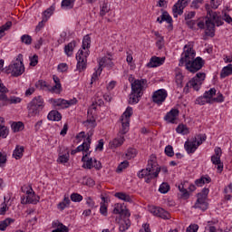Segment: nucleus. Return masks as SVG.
<instances>
[{"label":"nucleus","mask_w":232,"mask_h":232,"mask_svg":"<svg viewBox=\"0 0 232 232\" xmlns=\"http://www.w3.org/2000/svg\"><path fill=\"white\" fill-rule=\"evenodd\" d=\"M160 171H162V173H167L168 168H160L159 163H157V158L154 155H151L148 160L147 168L140 170L138 172V177L139 179H145V182L150 184L153 179L159 177Z\"/></svg>","instance_id":"f257e3e1"},{"label":"nucleus","mask_w":232,"mask_h":232,"mask_svg":"<svg viewBox=\"0 0 232 232\" xmlns=\"http://www.w3.org/2000/svg\"><path fill=\"white\" fill-rule=\"evenodd\" d=\"M215 23L217 26H222L224 24V21L217 13H211L209 17L206 18L205 21H199L198 26L200 29L205 28V34L208 37H215Z\"/></svg>","instance_id":"f03ea898"},{"label":"nucleus","mask_w":232,"mask_h":232,"mask_svg":"<svg viewBox=\"0 0 232 232\" xmlns=\"http://www.w3.org/2000/svg\"><path fill=\"white\" fill-rule=\"evenodd\" d=\"M90 44H92V38H90V35H85L82 40V50H79L76 53V61L77 63V70L79 72H83V70L86 68V63H88V55H90V51L88 48H90Z\"/></svg>","instance_id":"7ed1b4c3"},{"label":"nucleus","mask_w":232,"mask_h":232,"mask_svg":"<svg viewBox=\"0 0 232 232\" xmlns=\"http://www.w3.org/2000/svg\"><path fill=\"white\" fill-rule=\"evenodd\" d=\"M7 73H11L13 77H20L24 73V63H23V54H18L15 62L8 66Z\"/></svg>","instance_id":"20e7f679"},{"label":"nucleus","mask_w":232,"mask_h":232,"mask_svg":"<svg viewBox=\"0 0 232 232\" xmlns=\"http://www.w3.org/2000/svg\"><path fill=\"white\" fill-rule=\"evenodd\" d=\"M205 79H206V73L198 72L195 77H193L188 82H187L186 86L183 89L184 92L189 93V88H193V90H196V92H198Z\"/></svg>","instance_id":"39448f33"},{"label":"nucleus","mask_w":232,"mask_h":232,"mask_svg":"<svg viewBox=\"0 0 232 232\" xmlns=\"http://www.w3.org/2000/svg\"><path fill=\"white\" fill-rule=\"evenodd\" d=\"M197 55V53L193 50V44L188 43L185 44L183 47V53H181V57L179 59V66H184V64H188L190 61H193Z\"/></svg>","instance_id":"423d86ee"},{"label":"nucleus","mask_w":232,"mask_h":232,"mask_svg":"<svg viewBox=\"0 0 232 232\" xmlns=\"http://www.w3.org/2000/svg\"><path fill=\"white\" fill-rule=\"evenodd\" d=\"M28 111L29 115L32 117L35 115H39V112L43 108H44V100L41 96H37L32 100V102L28 104Z\"/></svg>","instance_id":"0eeeda50"},{"label":"nucleus","mask_w":232,"mask_h":232,"mask_svg":"<svg viewBox=\"0 0 232 232\" xmlns=\"http://www.w3.org/2000/svg\"><path fill=\"white\" fill-rule=\"evenodd\" d=\"M208 195H209V188H204L202 191L198 194V199L194 205L196 209H201V211L208 209V202H206Z\"/></svg>","instance_id":"6e6552de"},{"label":"nucleus","mask_w":232,"mask_h":232,"mask_svg":"<svg viewBox=\"0 0 232 232\" xmlns=\"http://www.w3.org/2000/svg\"><path fill=\"white\" fill-rule=\"evenodd\" d=\"M131 115H133V108L127 107L126 111L121 117V132L122 133V135H126V133H128V131L130 130V117H131Z\"/></svg>","instance_id":"1a4fd4ad"},{"label":"nucleus","mask_w":232,"mask_h":232,"mask_svg":"<svg viewBox=\"0 0 232 232\" xmlns=\"http://www.w3.org/2000/svg\"><path fill=\"white\" fill-rule=\"evenodd\" d=\"M27 191H25L26 196L21 198V204H37L39 202V196L35 195L32 186L26 187Z\"/></svg>","instance_id":"9d476101"},{"label":"nucleus","mask_w":232,"mask_h":232,"mask_svg":"<svg viewBox=\"0 0 232 232\" xmlns=\"http://www.w3.org/2000/svg\"><path fill=\"white\" fill-rule=\"evenodd\" d=\"M202 66H204V60L200 56L185 64L186 70L190 73H197L198 70H202Z\"/></svg>","instance_id":"9b49d317"},{"label":"nucleus","mask_w":232,"mask_h":232,"mask_svg":"<svg viewBox=\"0 0 232 232\" xmlns=\"http://www.w3.org/2000/svg\"><path fill=\"white\" fill-rule=\"evenodd\" d=\"M191 3V0H178V2L172 6V14L175 18L184 14V8Z\"/></svg>","instance_id":"f8f14e48"},{"label":"nucleus","mask_w":232,"mask_h":232,"mask_svg":"<svg viewBox=\"0 0 232 232\" xmlns=\"http://www.w3.org/2000/svg\"><path fill=\"white\" fill-rule=\"evenodd\" d=\"M146 86H148V81L146 79L134 80L131 83V92L138 93V95H142V92L146 90Z\"/></svg>","instance_id":"ddd939ff"},{"label":"nucleus","mask_w":232,"mask_h":232,"mask_svg":"<svg viewBox=\"0 0 232 232\" xmlns=\"http://www.w3.org/2000/svg\"><path fill=\"white\" fill-rule=\"evenodd\" d=\"M168 98V91L165 89H160L153 92L152 94V102H155V104H158V106H160L166 99Z\"/></svg>","instance_id":"4468645a"},{"label":"nucleus","mask_w":232,"mask_h":232,"mask_svg":"<svg viewBox=\"0 0 232 232\" xmlns=\"http://www.w3.org/2000/svg\"><path fill=\"white\" fill-rule=\"evenodd\" d=\"M220 157H222V150L220 148H216L215 155L211 157V162L215 164V166H218L217 169L219 170V173H222L224 164H222V161H220Z\"/></svg>","instance_id":"2eb2a0df"},{"label":"nucleus","mask_w":232,"mask_h":232,"mask_svg":"<svg viewBox=\"0 0 232 232\" xmlns=\"http://www.w3.org/2000/svg\"><path fill=\"white\" fill-rule=\"evenodd\" d=\"M150 213L154 215V217H160V218H163L164 220H169L171 216L162 208L154 207L150 209Z\"/></svg>","instance_id":"dca6fc26"},{"label":"nucleus","mask_w":232,"mask_h":232,"mask_svg":"<svg viewBox=\"0 0 232 232\" xmlns=\"http://www.w3.org/2000/svg\"><path fill=\"white\" fill-rule=\"evenodd\" d=\"M90 144H92V139L87 137L82 145L71 151V155H75V153H79V151H90Z\"/></svg>","instance_id":"f3484780"},{"label":"nucleus","mask_w":232,"mask_h":232,"mask_svg":"<svg viewBox=\"0 0 232 232\" xmlns=\"http://www.w3.org/2000/svg\"><path fill=\"white\" fill-rule=\"evenodd\" d=\"M83 126L87 128V130H90L87 135L91 139V137L93 135L92 130H93L97 126V121H95V118L93 116H88L87 120L83 121Z\"/></svg>","instance_id":"a211bd4d"},{"label":"nucleus","mask_w":232,"mask_h":232,"mask_svg":"<svg viewBox=\"0 0 232 232\" xmlns=\"http://www.w3.org/2000/svg\"><path fill=\"white\" fill-rule=\"evenodd\" d=\"M53 80L55 85H49L48 92H51V93H61V91L63 90L61 80L56 75L53 76Z\"/></svg>","instance_id":"6ab92c4d"},{"label":"nucleus","mask_w":232,"mask_h":232,"mask_svg":"<svg viewBox=\"0 0 232 232\" xmlns=\"http://www.w3.org/2000/svg\"><path fill=\"white\" fill-rule=\"evenodd\" d=\"M99 66L98 72H102V68H113V62L111 58L104 56L99 60Z\"/></svg>","instance_id":"aec40b11"},{"label":"nucleus","mask_w":232,"mask_h":232,"mask_svg":"<svg viewBox=\"0 0 232 232\" xmlns=\"http://www.w3.org/2000/svg\"><path fill=\"white\" fill-rule=\"evenodd\" d=\"M179 111L178 109H172L165 115L164 120L170 124H175V121L179 117Z\"/></svg>","instance_id":"412c9836"},{"label":"nucleus","mask_w":232,"mask_h":232,"mask_svg":"<svg viewBox=\"0 0 232 232\" xmlns=\"http://www.w3.org/2000/svg\"><path fill=\"white\" fill-rule=\"evenodd\" d=\"M165 61H166L165 57L153 56L150 58V61L148 63V66H149V68H157L159 66H162V64H164Z\"/></svg>","instance_id":"4be33fe9"},{"label":"nucleus","mask_w":232,"mask_h":232,"mask_svg":"<svg viewBox=\"0 0 232 232\" xmlns=\"http://www.w3.org/2000/svg\"><path fill=\"white\" fill-rule=\"evenodd\" d=\"M49 102L51 103V104H53V106L54 107V108H57V110H64V109H66L67 108V105H66V100H64V99H61V98H59V99H50L49 100Z\"/></svg>","instance_id":"5701e85b"},{"label":"nucleus","mask_w":232,"mask_h":232,"mask_svg":"<svg viewBox=\"0 0 232 232\" xmlns=\"http://www.w3.org/2000/svg\"><path fill=\"white\" fill-rule=\"evenodd\" d=\"M121 135H119L117 138L113 139L110 142V148L111 150H115V148H120V146H122L124 144V134L120 130Z\"/></svg>","instance_id":"b1692460"},{"label":"nucleus","mask_w":232,"mask_h":232,"mask_svg":"<svg viewBox=\"0 0 232 232\" xmlns=\"http://www.w3.org/2000/svg\"><path fill=\"white\" fill-rule=\"evenodd\" d=\"M185 150L187 151V153L190 154V153H195V151H197L198 145L197 143V140H193L192 141H186L185 142Z\"/></svg>","instance_id":"393cba45"},{"label":"nucleus","mask_w":232,"mask_h":232,"mask_svg":"<svg viewBox=\"0 0 232 232\" xmlns=\"http://www.w3.org/2000/svg\"><path fill=\"white\" fill-rule=\"evenodd\" d=\"M53 227H55V229L52 232H70V228H68V227L64 226L60 221L53 222Z\"/></svg>","instance_id":"a878e982"},{"label":"nucleus","mask_w":232,"mask_h":232,"mask_svg":"<svg viewBox=\"0 0 232 232\" xmlns=\"http://www.w3.org/2000/svg\"><path fill=\"white\" fill-rule=\"evenodd\" d=\"M8 133V128L5 126V118L0 117V137H2V139H6Z\"/></svg>","instance_id":"bb28decb"},{"label":"nucleus","mask_w":232,"mask_h":232,"mask_svg":"<svg viewBox=\"0 0 232 232\" xmlns=\"http://www.w3.org/2000/svg\"><path fill=\"white\" fill-rule=\"evenodd\" d=\"M76 44L77 43L75 41H72L65 45L64 53L67 57H72V55H73V50H75Z\"/></svg>","instance_id":"cd10ccee"},{"label":"nucleus","mask_w":232,"mask_h":232,"mask_svg":"<svg viewBox=\"0 0 232 232\" xmlns=\"http://www.w3.org/2000/svg\"><path fill=\"white\" fill-rule=\"evenodd\" d=\"M53 12H55V4H53L49 8H47L45 11L43 13L42 19L44 21H48L52 15H53Z\"/></svg>","instance_id":"c85d7f7f"},{"label":"nucleus","mask_w":232,"mask_h":232,"mask_svg":"<svg viewBox=\"0 0 232 232\" xmlns=\"http://www.w3.org/2000/svg\"><path fill=\"white\" fill-rule=\"evenodd\" d=\"M82 162H83L82 168H84L85 169H92V168H93V159H88V154H85L82 158Z\"/></svg>","instance_id":"c756f323"},{"label":"nucleus","mask_w":232,"mask_h":232,"mask_svg":"<svg viewBox=\"0 0 232 232\" xmlns=\"http://www.w3.org/2000/svg\"><path fill=\"white\" fill-rule=\"evenodd\" d=\"M164 21H166V23H168L169 24H171L173 21L168 12H163L162 14L157 18V22L160 23V24H162Z\"/></svg>","instance_id":"7c9ffc66"},{"label":"nucleus","mask_w":232,"mask_h":232,"mask_svg":"<svg viewBox=\"0 0 232 232\" xmlns=\"http://www.w3.org/2000/svg\"><path fill=\"white\" fill-rule=\"evenodd\" d=\"M48 121H54L59 122L61 119H63V116L60 114L58 111H51L47 115Z\"/></svg>","instance_id":"2f4dec72"},{"label":"nucleus","mask_w":232,"mask_h":232,"mask_svg":"<svg viewBox=\"0 0 232 232\" xmlns=\"http://www.w3.org/2000/svg\"><path fill=\"white\" fill-rule=\"evenodd\" d=\"M209 182H211V178L209 176H202L200 179L195 180V184L198 188H202L204 184H209Z\"/></svg>","instance_id":"473e14b6"},{"label":"nucleus","mask_w":232,"mask_h":232,"mask_svg":"<svg viewBox=\"0 0 232 232\" xmlns=\"http://www.w3.org/2000/svg\"><path fill=\"white\" fill-rule=\"evenodd\" d=\"M203 95L208 101V104H213V96L217 95V89L211 88L209 91L205 92Z\"/></svg>","instance_id":"72a5a7b5"},{"label":"nucleus","mask_w":232,"mask_h":232,"mask_svg":"<svg viewBox=\"0 0 232 232\" xmlns=\"http://www.w3.org/2000/svg\"><path fill=\"white\" fill-rule=\"evenodd\" d=\"M23 153H24V147L17 145L13 152V157L19 160V159H23Z\"/></svg>","instance_id":"f704fd0d"},{"label":"nucleus","mask_w":232,"mask_h":232,"mask_svg":"<svg viewBox=\"0 0 232 232\" xmlns=\"http://www.w3.org/2000/svg\"><path fill=\"white\" fill-rule=\"evenodd\" d=\"M140 97H142V94H139L131 91V93L129 96V102L130 104H137L140 101Z\"/></svg>","instance_id":"c9c22d12"},{"label":"nucleus","mask_w":232,"mask_h":232,"mask_svg":"<svg viewBox=\"0 0 232 232\" xmlns=\"http://www.w3.org/2000/svg\"><path fill=\"white\" fill-rule=\"evenodd\" d=\"M228 75H232V64L224 67L220 72L221 79H226Z\"/></svg>","instance_id":"e433bc0d"},{"label":"nucleus","mask_w":232,"mask_h":232,"mask_svg":"<svg viewBox=\"0 0 232 232\" xmlns=\"http://www.w3.org/2000/svg\"><path fill=\"white\" fill-rule=\"evenodd\" d=\"M11 129L13 130L14 133L23 131V130H24V124H23V122L21 121L13 122L11 125Z\"/></svg>","instance_id":"4c0bfd02"},{"label":"nucleus","mask_w":232,"mask_h":232,"mask_svg":"<svg viewBox=\"0 0 232 232\" xmlns=\"http://www.w3.org/2000/svg\"><path fill=\"white\" fill-rule=\"evenodd\" d=\"M73 5H75V0H63L62 1V8L63 10H72V8H73Z\"/></svg>","instance_id":"58836bf2"},{"label":"nucleus","mask_w":232,"mask_h":232,"mask_svg":"<svg viewBox=\"0 0 232 232\" xmlns=\"http://www.w3.org/2000/svg\"><path fill=\"white\" fill-rule=\"evenodd\" d=\"M177 133H179V135H188L189 133V128L184 124H179L176 128Z\"/></svg>","instance_id":"ea45409f"},{"label":"nucleus","mask_w":232,"mask_h":232,"mask_svg":"<svg viewBox=\"0 0 232 232\" xmlns=\"http://www.w3.org/2000/svg\"><path fill=\"white\" fill-rule=\"evenodd\" d=\"M114 196L120 200H124V202H131V197L126 193L117 192Z\"/></svg>","instance_id":"a19ab883"},{"label":"nucleus","mask_w":232,"mask_h":232,"mask_svg":"<svg viewBox=\"0 0 232 232\" xmlns=\"http://www.w3.org/2000/svg\"><path fill=\"white\" fill-rule=\"evenodd\" d=\"M14 223V219L13 218H6L3 221L0 222V231H5V229H6V227H8L10 226V224Z\"/></svg>","instance_id":"79ce46f5"},{"label":"nucleus","mask_w":232,"mask_h":232,"mask_svg":"<svg viewBox=\"0 0 232 232\" xmlns=\"http://www.w3.org/2000/svg\"><path fill=\"white\" fill-rule=\"evenodd\" d=\"M175 79L178 88H182V81H184V76L180 71L176 72Z\"/></svg>","instance_id":"37998d69"},{"label":"nucleus","mask_w":232,"mask_h":232,"mask_svg":"<svg viewBox=\"0 0 232 232\" xmlns=\"http://www.w3.org/2000/svg\"><path fill=\"white\" fill-rule=\"evenodd\" d=\"M12 28V22H6L4 25L0 27V39L5 36V32Z\"/></svg>","instance_id":"c03bdc74"},{"label":"nucleus","mask_w":232,"mask_h":232,"mask_svg":"<svg viewBox=\"0 0 232 232\" xmlns=\"http://www.w3.org/2000/svg\"><path fill=\"white\" fill-rule=\"evenodd\" d=\"M110 12V5L107 3H103L100 8V15L104 17Z\"/></svg>","instance_id":"a18cd8bd"},{"label":"nucleus","mask_w":232,"mask_h":232,"mask_svg":"<svg viewBox=\"0 0 232 232\" xmlns=\"http://www.w3.org/2000/svg\"><path fill=\"white\" fill-rule=\"evenodd\" d=\"M48 86H50V84H47L46 82L43 80H39L35 82V88H38V90H44L45 88L48 90Z\"/></svg>","instance_id":"49530a36"},{"label":"nucleus","mask_w":232,"mask_h":232,"mask_svg":"<svg viewBox=\"0 0 232 232\" xmlns=\"http://www.w3.org/2000/svg\"><path fill=\"white\" fill-rule=\"evenodd\" d=\"M128 166H130V162H128V160H124L118 166L116 169L117 173H122V171H124Z\"/></svg>","instance_id":"de8ad7c7"},{"label":"nucleus","mask_w":232,"mask_h":232,"mask_svg":"<svg viewBox=\"0 0 232 232\" xmlns=\"http://www.w3.org/2000/svg\"><path fill=\"white\" fill-rule=\"evenodd\" d=\"M70 160V154H63L58 157L57 162L60 164H66Z\"/></svg>","instance_id":"09e8293b"},{"label":"nucleus","mask_w":232,"mask_h":232,"mask_svg":"<svg viewBox=\"0 0 232 232\" xmlns=\"http://www.w3.org/2000/svg\"><path fill=\"white\" fill-rule=\"evenodd\" d=\"M21 42L24 43V44L30 45L32 44V36H30V34H23L21 36Z\"/></svg>","instance_id":"8fccbe9b"},{"label":"nucleus","mask_w":232,"mask_h":232,"mask_svg":"<svg viewBox=\"0 0 232 232\" xmlns=\"http://www.w3.org/2000/svg\"><path fill=\"white\" fill-rule=\"evenodd\" d=\"M130 226H131L130 223V220H126L120 224L119 229H120V231L124 232L127 229H130Z\"/></svg>","instance_id":"3c124183"},{"label":"nucleus","mask_w":232,"mask_h":232,"mask_svg":"<svg viewBox=\"0 0 232 232\" xmlns=\"http://www.w3.org/2000/svg\"><path fill=\"white\" fill-rule=\"evenodd\" d=\"M124 208V206L122 204H115L113 208V214L114 215H121L122 213V209Z\"/></svg>","instance_id":"603ef678"},{"label":"nucleus","mask_w":232,"mask_h":232,"mask_svg":"<svg viewBox=\"0 0 232 232\" xmlns=\"http://www.w3.org/2000/svg\"><path fill=\"white\" fill-rule=\"evenodd\" d=\"M160 193L166 194L169 191V184L163 182L159 188Z\"/></svg>","instance_id":"864d4df0"},{"label":"nucleus","mask_w":232,"mask_h":232,"mask_svg":"<svg viewBox=\"0 0 232 232\" xmlns=\"http://www.w3.org/2000/svg\"><path fill=\"white\" fill-rule=\"evenodd\" d=\"M209 103V102L208 101V99L204 96H199L198 98H197L196 100V104H199V106H204V104Z\"/></svg>","instance_id":"5fc2aeb1"},{"label":"nucleus","mask_w":232,"mask_h":232,"mask_svg":"<svg viewBox=\"0 0 232 232\" xmlns=\"http://www.w3.org/2000/svg\"><path fill=\"white\" fill-rule=\"evenodd\" d=\"M186 24L190 30H196V26H198V22L197 23L195 20H187Z\"/></svg>","instance_id":"6e6d98bb"},{"label":"nucleus","mask_w":232,"mask_h":232,"mask_svg":"<svg viewBox=\"0 0 232 232\" xmlns=\"http://www.w3.org/2000/svg\"><path fill=\"white\" fill-rule=\"evenodd\" d=\"M71 200L72 202H82V196L79 193H72L71 195Z\"/></svg>","instance_id":"4d7b16f0"},{"label":"nucleus","mask_w":232,"mask_h":232,"mask_svg":"<svg viewBox=\"0 0 232 232\" xmlns=\"http://www.w3.org/2000/svg\"><path fill=\"white\" fill-rule=\"evenodd\" d=\"M127 159H135L137 157V150L135 149H129L126 153Z\"/></svg>","instance_id":"13d9d810"},{"label":"nucleus","mask_w":232,"mask_h":232,"mask_svg":"<svg viewBox=\"0 0 232 232\" xmlns=\"http://www.w3.org/2000/svg\"><path fill=\"white\" fill-rule=\"evenodd\" d=\"M206 139L207 137L205 134H199L194 139V140H196V143H198V146H200L202 142L206 141Z\"/></svg>","instance_id":"bf43d9fd"},{"label":"nucleus","mask_w":232,"mask_h":232,"mask_svg":"<svg viewBox=\"0 0 232 232\" xmlns=\"http://www.w3.org/2000/svg\"><path fill=\"white\" fill-rule=\"evenodd\" d=\"M165 155H167V157H173V155H175V152L173 151V147L171 145H168L165 148Z\"/></svg>","instance_id":"052dcab7"},{"label":"nucleus","mask_w":232,"mask_h":232,"mask_svg":"<svg viewBox=\"0 0 232 232\" xmlns=\"http://www.w3.org/2000/svg\"><path fill=\"white\" fill-rule=\"evenodd\" d=\"M100 213L103 215V217H108V207L104 203H101Z\"/></svg>","instance_id":"680f3d73"},{"label":"nucleus","mask_w":232,"mask_h":232,"mask_svg":"<svg viewBox=\"0 0 232 232\" xmlns=\"http://www.w3.org/2000/svg\"><path fill=\"white\" fill-rule=\"evenodd\" d=\"M22 99L17 96H12L10 99H8L7 102H10V104H19L21 102Z\"/></svg>","instance_id":"e2e57ef3"},{"label":"nucleus","mask_w":232,"mask_h":232,"mask_svg":"<svg viewBox=\"0 0 232 232\" xmlns=\"http://www.w3.org/2000/svg\"><path fill=\"white\" fill-rule=\"evenodd\" d=\"M198 225L197 224H190L186 229V232H198Z\"/></svg>","instance_id":"0e129e2a"},{"label":"nucleus","mask_w":232,"mask_h":232,"mask_svg":"<svg viewBox=\"0 0 232 232\" xmlns=\"http://www.w3.org/2000/svg\"><path fill=\"white\" fill-rule=\"evenodd\" d=\"M178 188L180 193H182V197H185L186 198L189 197V192H188V189L184 188V185H179Z\"/></svg>","instance_id":"69168bd1"},{"label":"nucleus","mask_w":232,"mask_h":232,"mask_svg":"<svg viewBox=\"0 0 232 232\" xmlns=\"http://www.w3.org/2000/svg\"><path fill=\"white\" fill-rule=\"evenodd\" d=\"M37 63H39V56L34 54L30 58V66H37Z\"/></svg>","instance_id":"338daca9"},{"label":"nucleus","mask_w":232,"mask_h":232,"mask_svg":"<svg viewBox=\"0 0 232 232\" xmlns=\"http://www.w3.org/2000/svg\"><path fill=\"white\" fill-rule=\"evenodd\" d=\"M77 102H78L77 98L66 100V106H67V108H70V106H75V104H77Z\"/></svg>","instance_id":"774afa93"}]
</instances>
